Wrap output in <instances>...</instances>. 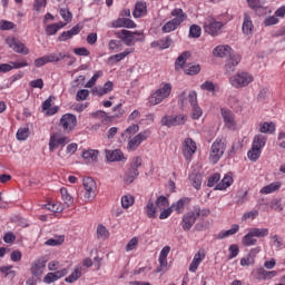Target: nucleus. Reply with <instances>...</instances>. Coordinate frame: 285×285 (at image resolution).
Masks as SVG:
<instances>
[{
	"label": "nucleus",
	"instance_id": "obj_19",
	"mask_svg": "<svg viewBox=\"0 0 285 285\" xmlns=\"http://www.w3.org/2000/svg\"><path fill=\"white\" fill-rule=\"evenodd\" d=\"M240 61H242V56L237 53L236 55L232 53V56L228 57L225 63V71L227 72V75L235 72V68L239 66Z\"/></svg>",
	"mask_w": 285,
	"mask_h": 285
},
{
	"label": "nucleus",
	"instance_id": "obj_27",
	"mask_svg": "<svg viewBox=\"0 0 285 285\" xmlns=\"http://www.w3.org/2000/svg\"><path fill=\"white\" fill-rule=\"evenodd\" d=\"M173 46V38L170 36H167L160 40L153 41L150 43V48H159V50H168Z\"/></svg>",
	"mask_w": 285,
	"mask_h": 285
},
{
	"label": "nucleus",
	"instance_id": "obj_53",
	"mask_svg": "<svg viewBox=\"0 0 285 285\" xmlns=\"http://www.w3.org/2000/svg\"><path fill=\"white\" fill-rule=\"evenodd\" d=\"M135 204V197L130 195H125L121 197V206L122 208H130Z\"/></svg>",
	"mask_w": 285,
	"mask_h": 285
},
{
	"label": "nucleus",
	"instance_id": "obj_50",
	"mask_svg": "<svg viewBox=\"0 0 285 285\" xmlns=\"http://www.w3.org/2000/svg\"><path fill=\"white\" fill-rule=\"evenodd\" d=\"M79 277H81V268H76L67 278H65V282L73 284Z\"/></svg>",
	"mask_w": 285,
	"mask_h": 285
},
{
	"label": "nucleus",
	"instance_id": "obj_2",
	"mask_svg": "<svg viewBox=\"0 0 285 285\" xmlns=\"http://www.w3.org/2000/svg\"><path fill=\"white\" fill-rule=\"evenodd\" d=\"M268 235L269 230L266 227H252L248 229L247 234L242 238V244L243 246H256L257 238L262 239L264 237H268Z\"/></svg>",
	"mask_w": 285,
	"mask_h": 285
},
{
	"label": "nucleus",
	"instance_id": "obj_24",
	"mask_svg": "<svg viewBox=\"0 0 285 285\" xmlns=\"http://www.w3.org/2000/svg\"><path fill=\"white\" fill-rule=\"evenodd\" d=\"M47 262L48 259H46V257L36 261L31 267L32 275H35L36 277H41V275H43V271H46Z\"/></svg>",
	"mask_w": 285,
	"mask_h": 285
},
{
	"label": "nucleus",
	"instance_id": "obj_23",
	"mask_svg": "<svg viewBox=\"0 0 285 285\" xmlns=\"http://www.w3.org/2000/svg\"><path fill=\"white\" fill-rule=\"evenodd\" d=\"M220 112L225 121L226 128H229V130H235L236 124H235V115L233 114V111L223 108Z\"/></svg>",
	"mask_w": 285,
	"mask_h": 285
},
{
	"label": "nucleus",
	"instance_id": "obj_64",
	"mask_svg": "<svg viewBox=\"0 0 285 285\" xmlns=\"http://www.w3.org/2000/svg\"><path fill=\"white\" fill-rule=\"evenodd\" d=\"M0 30H14V23L11 21L2 20L0 22Z\"/></svg>",
	"mask_w": 285,
	"mask_h": 285
},
{
	"label": "nucleus",
	"instance_id": "obj_28",
	"mask_svg": "<svg viewBox=\"0 0 285 285\" xmlns=\"http://www.w3.org/2000/svg\"><path fill=\"white\" fill-rule=\"evenodd\" d=\"M188 204H190V198L183 197L177 203H174L170 207L173 212L177 213V215H181V213L186 210V206H188Z\"/></svg>",
	"mask_w": 285,
	"mask_h": 285
},
{
	"label": "nucleus",
	"instance_id": "obj_39",
	"mask_svg": "<svg viewBox=\"0 0 285 285\" xmlns=\"http://www.w3.org/2000/svg\"><path fill=\"white\" fill-rule=\"evenodd\" d=\"M200 89L205 90L206 92H219V86L210 80L205 81L200 85Z\"/></svg>",
	"mask_w": 285,
	"mask_h": 285
},
{
	"label": "nucleus",
	"instance_id": "obj_22",
	"mask_svg": "<svg viewBox=\"0 0 285 285\" xmlns=\"http://www.w3.org/2000/svg\"><path fill=\"white\" fill-rule=\"evenodd\" d=\"M213 55L214 57H220V59H224L233 56V48L228 45H219L213 50Z\"/></svg>",
	"mask_w": 285,
	"mask_h": 285
},
{
	"label": "nucleus",
	"instance_id": "obj_31",
	"mask_svg": "<svg viewBox=\"0 0 285 285\" xmlns=\"http://www.w3.org/2000/svg\"><path fill=\"white\" fill-rule=\"evenodd\" d=\"M81 32V27L75 26L68 31H63L59 37L58 41H68V39H72L75 36Z\"/></svg>",
	"mask_w": 285,
	"mask_h": 285
},
{
	"label": "nucleus",
	"instance_id": "obj_32",
	"mask_svg": "<svg viewBox=\"0 0 285 285\" xmlns=\"http://www.w3.org/2000/svg\"><path fill=\"white\" fill-rule=\"evenodd\" d=\"M60 195L63 205L67 206V208H70V206L75 204V198L72 197V195H70V193H68V189L66 187L60 188Z\"/></svg>",
	"mask_w": 285,
	"mask_h": 285
},
{
	"label": "nucleus",
	"instance_id": "obj_12",
	"mask_svg": "<svg viewBox=\"0 0 285 285\" xmlns=\"http://www.w3.org/2000/svg\"><path fill=\"white\" fill-rule=\"evenodd\" d=\"M60 126L65 132H71L73 128H77V116L72 114H65L60 118Z\"/></svg>",
	"mask_w": 285,
	"mask_h": 285
},
{
	"label": "nucleus",
	"instance_id": "obj_14",
	"mask_svg": "<svg viewBox=\"0 0 285 285\" xmlns=\"http://www.w3.org/2000/svg\"><path fill=\"white\" fill-rule=\"evenodd\" d=\"M195 222H197V215H195V212L191 209L183 215L180 226L183 230L188 232L195 226Z\"/></svg>",
	"mask_w": 285,
	"mask_h": 285
},
{
	"label": "nucleus",
	"instance_id": "obj_8",
	"mask_svg": "<svg viewBox=\"0 0 285 285\" xmlns=\"http://www.w3.org/2000/svg\"><path fill=\"white\" fill-rule=\"evenodd\" d=\"M82 185L85 188V193H83V202H86V204L92 202L95 199V197H97V181H95V179H92V177H86L82 180Z\"/></svg>",
	"mask_w": 285,
	"mask_h": 285
},
{
	"label": "nucleus",
	"instance_id": "obj_33",
	"mask_svg": "<svg viewBox=\"0 0 285 285\" xmlns=\"http://www.w3.org/2000/svg\"><path fill=\"white\" fill-rule=\"evenodd\" d=\"M236 233H239V225L234 224L230 229L222 230L217 234V239H226V237H230L232 235H236Z\"/></svg>",
	"mask_w": 285,
	"mask_h": 285
},
{
	"label": "nucleus",
	"instance_id": "obj_11",
	"mask_svg": "<svg viewBox=\"0 0 285 285\" xmlns=\"http://www.w3.org/2000/svg\"><path fill=\"white\" fill-rule=\"evenodd\" d=\"M66 144H70V138L67 136H61L58 132H55L50 136L49 140V150L50 153H55L59 146L63 148Z\"/></svg>",
	"mask_w": 285,
	"mask_h": 285
},
{
	"label": "nucleus",
	"instance_id": "obj_42",
	"mask_svg": "<svg viewBox=\"0 0 285 285\" xmlns=\"http://www.w3.org/2000/svg\"><path fill=\"white\" fill-rule=\"evenodd\" d=\"M259 132L273 135V132H275V124L274 122H261L259 124Z\"/></svg>",
	"mask_w": 285,
	"mask_h": 285
},
{
	"label": "nucleus",
	"instance_id": "obj_34",
	"mask_svg": "<svg viewBox=\"0 0 285 285\" xmlns=\"http://www.w3.org/2000/svg\"><path fill=\"white\" fill-rule=\"evenodd\" d=\"M282 188V183H272L261 189V195H271V193H277Z\"/></svg>",
	"mask_w": 285,
	"mask_h": 285
},
{
	"label": "nucleus",
	"instance_id": "obj_9",
	"mask_svg": "<svg viewBox=\"0 0 285 285\" xmlns=\"http://www.w3.org/2000/svg\"><path fill=\"white\" fill-rule=\"evenodd\" d=\"M181 153L187 161H190V159H193V155L197 153V144L195 142V140H193V138H185L181 144Z\"/></svg>",
	"mask_w": 285,
	"mask_h": 285
},
{
	"label": "nucleus",
	"instance_id": "obj_4",
	"mask_svg": "<svg viewBox=\"0 0 285 285\" xmlns=\"http://www.w3.org/2000/svg\"><path fill=\"white\" fill-rule=\"evenodd\" d=\"M170 92H173V85L170 82H163L160 87L149 96L148 102L150 106H159L161 101L170 97Z\"/></svg>",
	"mask_w": 285,
	"mask_h": 285
},
{
	"label": "nucleus",
	"instance_id": "obj_16",
	"mask_svg": "<svg viewBox=\"0 0 285 285\" xmlns=\"http://www.w3.org/2000/svg\"><path fill=\"white\" fill-rule=\"evenodd\" d=\"M255 30V24H253V19L248 13H244L243 16V24H242V32L245 35V37H253V32Z\"/></svg>",
	"mask_w": 285,
	"mask_h": 285
},
{
	"label": "nucleus",
	"instance_id": "obj_43",
	"mask_svg": "<svg viewBox=\"0 0 285 285\" xmlns=\"http://www.w3.org/2000/svg\"><path fill=\"white\" fill-rule=\"evenodd\" d=\"M233 185V177L225 176L220 183L216 185V190H226V188H229V186Z\"/></svg>",
	"mask_w": 285,
	"mask_h": 285
},
{
	"label": "nucleus",
	"instance_id": "obj_38",
	"mask_svg": "<svg viewBox=\"0 0 285 285\" xmlns=\"http://www.w3.org/2000/svg\"><path fill=\"white\" fill-rule=\"evenodd\" d=\"M45 57L47 59V63H55V62H59V61L66 59V57H69V56H68V53L56 52V53H49Z\"/></svg>",
	"mask_w": 285,
	"mask_h": 285
},
{
	"label": "nucleus",
	"instance_id": "obj_3",
	"mask_svg": "<svg viewBox=\"0 0 285 285\" xmlns=\"http://www.w3.org/2000/svg\"><path fill=\"white\" fill-rule=\"evenodd\" d=\"M178 101L179 104H181V106H188V104H190L193 108L191 110L193 119H199V117H202L203 115L202 108H199V106L197 105V92L190 91L186 96V91H183V94L178 97Z\"/></svg>",
	"mask_w": 285,
	"mask_h": 285
},
{
	"label": "nucleus",
	"instance_id": "obj_60",
	"mask_svg": "<svg viewBox=\"0 0 285 285\" xmlns=\"http://www.w3.org/2000/svg\"><path fill=\"white\" fill-rule=\"evenodd\" d=\"M45 208L51 213H61L63 210V207L59 204H47L45 205Z\"/></svg>",
	"mask_w": 285,
	"mask_h": 285
},
{
	"label": "nucleus",
	"instance_id": "obj_52",
	"mask_svg": "<svg viewBox=\"0 0 285 285\" xmlns=\"http://www.w3.org/2000/svg\"><path fill=\"white\" fill-rule=\"evenodd\" d=\"M202 67L199 65H190L185 68V75H199Z\"/></svg>",
	"mask_w": 285,
	"mask_h": 285
},
{
	"label": "nucleus",
	"instance_id": "obj_48",
	"mask_svg": "<svg viewBox=\"0 0 285 285\" xmlns=\"http://www.w3.org/2000/svg\"><path fill=\"white\" fill-rule=\"evenodd\" d=\"M30 136V129L29 128H20L18 129L16 137L18 141H26L28 137Z\"/></svg>",
	"mask_w": 285,
	"mask_h": 285
},
{
	"label": "nucleus",
	"instance_id": "obj_61",
	"mask_svg": "<svg viewBox=\"0 0 285 285\" xmlns=\"http://www.w3.org/2000/svg\"><path fill=\"white\" fill-rule=\"evenodd\" d=\"M60 16L63 21H72V12H70V9L68 8L60 9Z\"/></svg>",
	"mask_w": 285,
	"mask_h": 285
},
{
	"label": "nucleus",
	"instance_id": "obj_37",
	"mask_svg": "<svg viewBox=\"0 0 285 285\" xmlns=\"http://www.w3.org/2000/svg\"><path fill=\"white\" fill-rule=\"evenodd\" d=\"M157 205L153 200H149L145 207L146 215L149 219H155L157 217Z\"/></svg>",
	"mask_w": 285,
	"mask_h": 285
},
{
	"label": "nucleus",
	"instance_id": "obj_35",
	"mask_svg": "<svg viewBox=\"0 0 285 285\" xmlns=\"http://www.w3.org/2000/svg\"><path fill=\"white\" fill-rule=\"evenodd\" d=\"M65 26H66V23H63V22L51 23L46 27L45 32L49 37H52V35H57L61 30V28H63Z\"/></svg>",
	"mask_w": 285,
	"mask_h": 285
},
{
	"label": "nucleus",
	"instance_id": "obj_21",
	"mask_svg": "<svg viewBox=\"0 0 285 285\" xmlns=\"http://www.w3.org/2000/svg\"><path fill=\"white\" fill-rule=\"evenodd\" d=\"M8 45L14 52H18V55H28L30 52V49H28V47H26V45H23L17 38L8 40Z\"/></svg>",
	"mask_w": 285,
	"mask_h": 285
},
{
	"label": "nucleus",
	"instance_id": "obj_20",
	"mask_svg": "<svg viewBox=\"0 0 285 285\" xmlns=\"http://www.w3.org/2000/svg\"><path fill=\"white\" fill-rule=\"evenodd\" d=\"M66 275H68L67 268H62L53 273L50 272L45 276L43 282L45 284H52L55 282H59V279H61V277H66Z\"/></svg>",
	"mask_w": 285,
	"mask_h": 285
},
{
	"label": "nucleus",
	"instance_id": "obj_26",
	"mask_svg": "<svg viewBox=\"0 0 285 285\" xmlns=\"http://www.w3.org/2000/svg\"><path fill=\"white\" fill-rule=\"evenodd\" d=\"M206 259V253L204 250H198V253L195 254L190 265H189V272L190 273H197V268H199V264Z\"/></svg>",
	"mask_w": 285,
	"mask_h": 285
},
{
	"label": "nucleus",
	"instance_id": "obj_51",
	"mask_svg": "<svg viewBox=\"0 0 285 285\" xmlns=\"http://www.w3.org/2000/svg\"><path fill=\"white\" fill-rule=\"evenodd\" d=\"M189 37L191 39H199V37H202V27L197 26V24H193L189 28Z\"/></svg>",
	"mask_w": 285,
	"mask_h": 285
},
{
	"label": "nucleus",
	"instance_id": "obj_45",
	"mask_svg": "<svg viewBox=\"0 0 285 285\" xmlns=\"http://www.w3.org/2000/svg\"><path fill=\"white\" fill-rule=\"evenodd\" d=\"M247 157L250 161H257L259 157H262V150L252 146V148L247 153Z\"/></svg>",
	"mask_w": 285,
	"mask_h": 285
},
{
	"label": "nucleus",
	"instance_id": "obj_29",
	"mask_svg": "<svg viewBox=\"0 0 285 285\" xmlns=\"http://www.w3.org/2000/svg\"><path fill=\"white\" fill-rule=\"evenodd\" d=\"M132 14L135 19H141V17H146V14H148V6L146 4V2H136Z\"/></svg>",
	"mask_w": 285,
	"mask_h": 285
},
{
	"label": "nucleus",
	"instance_id": "obj_47",
	"mask_svg": "<svg viewBox=\"0 0 285 285\" xmlns=\"http://www.w3.org/2000/svg\"><path fill=\"white\" fill-rule=\"evenodd\" d=\"M193 212L196 215V218L197 217H203L204 218V217H208V215H210V209H208V208L202 209L199 207V205L194 206Z\"/></svg>",
	"mask_w": 285,
	"mask_h": 285
},
{
	"label": "nucleus",
	"instance_id": "obj_55",
	"mask_svg": "<svg viewBox=\"0 0 285 285\" xmlns=\"http://www.w3.org/2000/svg\"><path fill=\"white\" fill-rule=\"evenodd\" d=\"M189 179L194 188H196V190H199L202 188V176L191 174L189 176Z\"/></svg>",
	"mask_w": 285,
	"mask_h": 285
},
{
	"label": "nucleus",
	"instance_id": "obj_6",
	"mask_svg": "<svg viewBox=\"0 0 285 285\" xmlns=\"http://www.w3.org/2000/svg\"><path fill=\"white\" fill-rule=\"evenodd\" d=\"M203 28L206 35H210V37H219L222 28H224V22L217 21V19L209 16L205 18Z\"/></svg>",
	"mask_w": 285,
	"mask_h": 285
},
{
	"label": "nucleus",
	"instance_id": "obj_15",
	"mask_svg": "<svg viewBox=\"0 0 285 285\" xmlns=\"http://www.w3.org/2000/svg\"><path fill=\"white\" fill-rule=\"evenodd\" d=\"M105 157L107 161H124L126 163L128 158L124 155L121 149H105Z\"/></svg>",
	"mask_w": 285,
	"mask_h": 285
},
{
	"label": "nucleus",
	"instance_id": "obj_57",
	"mask_svg": "<svg viewBox=\"0 0 285 285\" xmlns=\"http://www.w3.org/2000/svg\"><path fill=\"white\" fill-rule=\"evenodd\" d=\"M90 97V91L88 89H81L76 95V101H86Z\"/></svg>",
	"mask_w": 285,
	"mask_h": 285
},
{
	"label": "nucleus",
	"instance_id": "obj_59",
	"mask_svg": "<svg viewBox=\"0 0 285 285\" xmlns=\"http://www.w3.org/2000/svg\"><path fill=\"white\" fill-rule=\"evenodd\" d=\"M137 246H139V238L132 237L126 245L127 253H130V250H135V248H137Z\"/></svg>",
	"mask_w": 285,
	"mask_h": 285
},
{
	"label": "nucleus",
	"instance_id": "obj_7",
	"mask_svg": "<svg viewBox=\"0 0 285 285\" xmlns=\"http://www.w3.org/2000/svg\"><path fill=\"white\" fill-rule=\"evenodd\" d=\"M253 81H255V78L246 71L238 72L229 78V83L233 88H246Z\"/></svg>",
	"mask_w": 285,
	"mask_h": 285
},
{
	"label": "nucleus",
	"instance_id": "obj_44",
	"mask_svg": "<svg viewBox=\"0 0 285 285\" xmlns=\"http://www.w3.org/2000/svg\"><path fill=\"white\" fill-rule=\"evenodd\" d=\"M190 57V52L185 51L183 52L175 62L176 66V70H179V68H184V66L186 65V60Z\"/></svg>",
	"mask_w": 285,
	"mask_h": 285
},
{
	"label": "nucleus",
	"instance_id": "obj_25",
	"mask_svg": "<svg viewBox=\"0 0 285 285\" xmlns=\"http://www.w3.org/2000/svg\"><path fill=\"white\" fill-rule=\"evenodd\" d=\"M81 157L85 164H97L99 158V150L97 149L83 150Z\"/></svg>",
	"mask_w": 285,
	"mask_h": 285
},
{
	"label": "nucleus",
	"instance_id": "obj_41",
	"mask_svg": "<svg viewBox=\"0 0 285 285\" xmlns=\"http://www.w3.org/2000/svg\"><path fill=\"white\" fill-rule=\"evenodd\" d=\"M136 177H139V169L129 168L127 170V173L125 174L124 181H125V184H132V181H135Z\"/></svg>",
	"mask_w": 285,
	"mask_h": 285
},
{
	"label": "nucleus",
	"instance_id": "obj_36",
	"mask_svg": "<svg viewBox=\"0 0 285 285\" xmlns=\"http://www.w3.org/2000/svg\"><path fill=\"white\" fill-rule=\"evenodd\" d=\"M266 141H268V138L262 134H258L254 137L252 146L258 150H262V148L266 146Z\"/></svg>",
	"mask_w": 285,
	"mask_h": 285
},
{
	"label": "nucleus",
	"instance_id": "obj_17",
	"mask_svg": "<svg viewBox=\"0 0 285 285\" xmlns=\"http://www.w3.org/2000/svg\"><path fill=\"white\" fill-rule=\"evenodd\" d=\"M252 275H254L255 279L264 281L266 279H273V277H277L276 271H266L264 267L256 268L252 272Z\"/></svg>",
	"mask_w": 285,
	"mask_h": 285
},
{
	"label": "nucleus",
	"instance_id": "obj_30",
	"mask_svg": "<svg viewBox=\"0 0 285 285\" xmlns=\"http://www.w3.org/2000/svg\"><path fill=\"white\" fill-rule=\"evenodd\" d=\"M112 28H137V24L130 18H118L112 22Z\"/></svg>",
	"mask_w": 285,
	"mask_h": 285
},
{
	"label": "nucleus",
	"instance_id": "obj_58",
	"mask_svg": "<svg viewBox=\"0 0 285 285\" xmlns=\"http://www.w3.org/2000/svg\"><path fill=\"white\" fill-rule=\"evenodd\" d=\"M156 206L159 210H164V208L168 207V198H166V196H159L156 199Z\"/></svg>",
	"mask_w": 285,
	"mask_h": 285
},
{
	"label": "nucleus",
	"instance_id": "obj_10",
	"mask_svg": "<svg viewBox=\"0 0 285 285\" xmlns=\"http://www.w3.org/2000/svg\"><path fill=\"white\" fill-rule=\"evenodd\" d=\"M188 118L185 115L178 116H164L160 120L161 126H167V128H173L175 126H184Z\"/></svg>",
	"mask_w": 285,
	"mask_h": 285
},
{
	"label": "nucleus",
	"instance_id": "obj_1",
	"mask_svg": "<svg viewBox=\"0 0 285 285\" xmlns=\"http://www.w3.org/2000/svg\"><path fill=\"white\" fill-rule=\"evenodd\" d=\"M170 14L171 17H174V19L167 21L161 28L165 35H167L168 32H175V30H177L179 26H181V23L186 21V19H188V16L186 14V12H184V9L180 8L174 9Z\"/></svg>",
	"mask_w": 285,
	"mask_h": 285
},
{
	"label": "nucleus",
	"instance_id": "obj_63",
	"mask_svg": "<svg viewBox=\"0 0 285 285\" xmlns=\"http://www.w3.org/2000/svg\"><path fill=\"white\" fill-rule=\"evenodd\" d=\"M276 23H279V19L277 18V16H271L264 20V24L266 27L276 26Z\"/></svg>",
	"mask_w": 285,
	"mask_h": 285
},
{
	"label": "nucleus",
	"instance_id": "obj_54",
	"mask_svg": "<svg viewBox=\"0 0 285 285\" xmlns=\"http://www.w3.org/2000/svg\"><path fill=\"white\" fill-rule=\"evenodd\" d=\"M66 240L65 236H58L56 238H50L46 242L47 246H61L63 242Z\"/></svg>",
	"mask_w": 285,
	"mask_h": 285
},
{
	"label": "nucleus",
	"instance_id": "obj_46",
	"mask_svg": "<svg viewBox=\"0 0 285 285\" xmlns=\"http://www.w3.org/2000/svg\"><path fill=\"white\" fill-rule=\"evenodd\" d=\"M269 208H272V210H276L277 213H282V210L285 208V205L282 203V198H276L271 202Z\"/></svg>",
	"mask_w": 285,
	"mask_h": 285
},
{
	"label": "nucleus",
	"instance_id": "obj_62",
	"mask_svg": "<svg viewBox=\"0 0 285 285\" xmlns=\"http://www.w3.org/2000/svg\"><path fill=\"white\" fill-rule=\"evenodd\" d=\"M229 259H235L239 255V246L230 245L229 248Z\"/></svg>",
	"mask_w": 285,
	"mask_h": 285
},
{
	"label": "nucleus",
	"instance_id": "obj_49",
	"mask_svg": "<svg viewBox=\"0 0 285 285\" xmlns=\"http://www.w3.org/2000/svg\"><path fill=\"white\" fill-rule=\"evenodd\" d=\"M110 233L108 232V228L104 225H98L97 227V238L98 239H108Z\"/></svg>",
	"mask_w": 285,
	"mask_h": 285
},
{
	"label": "nucleus",
	"instance_id": "obj_13",
	"mask_svg": "<svg viewBox=\"0 0 285 285\" xmlns=\"http://www.w3.org/2000/svg\"><path fill=\"white\" fill-rule=\"evenodd\" d=\"M148 139V132H139L134 138L129 139L127 144V150L135 153L139 146H141L142 141H146Z\"/></svg>",
	"mask_w": 285,
	"mask_h": 285
},
{
	"label": "nucleus",
	"instance_id": "obj_18",
	"mask_svg": "<svg viewBox=\"0 0 285 285\" xmlns=\"http://www.w3.org/2000/svg\"><path fill=\"white\" fill-rule=\"evenodd\" d=\"M116 35L125 46H135V35H137V32L122 29L121 31H118Z\"/></svg>",
	"mask_w": 285,
	"mask_h": 285
},
{
	"label": "nucleus",
	"instance_id": "obj_5",
	"mask_svg": "<svg viewBox=\"0 0 285 285\" xmlns=\"http://www.w3.org/2000/svg\"><path fill=\"white\" fill-rule=\"evenodd\" d=\"M224 153H226V140L222 138H217L210 148L209 151V161L210 164H217L224 157Z\"/></svg>",
	"mask_w": 285,
	"mask_h": 285
},
{
	"label": "nucleus",
	"instance_id": "obj_40",
	"mask_svg": "<svg viewBox=\"0 0 285 285\" xmlns=\"http://www.w3.org/2000/svg\"><path fill=\"white\" fill-rule=\"evenodd\" d=\"M131 52H135V49H126L125 51L114 55L109 57V61H115V63H119V61H124L128 57V55H131Z\"/></svg>",
	"mask_w": 285,
	"mask_h": 285
},
{
	"label": "nucleus",
	"instance_id": "obj_56",
	"mask_svg": "<svg viewBox=\"0 0 285 285\" xmlns=\"http://www.w3.org/2000/svg\"><path fill=\"white\" fill-rule=\"evenodd\" d=\"M99 77H104V71H97L91 79L85 85V88H92L96 83Z\"/></svg>",
	"mask_w": 285,
	"mask_h": 285
}]
</instances>
